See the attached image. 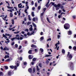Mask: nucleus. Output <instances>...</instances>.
<instances>
[{"label":"nucleus","instance_id":"nucleus-1","mask_svg":"<svg viewBox=\"0 0 76 76\" xmlns=\"http://www.w3.org/2000/svg\"><path fill=\"white\" fill-rule=\"evenodd\" d=\"M70 52H68V54L67 55V57H68L69 59L68 60L69 61H70V60H72V58L73 57V56H72V55L71 53L70 54Z\"/></svg>","mask_w":76,"mask_h":76},{"label":"nucleus","instance_id":"nucleus-2","mask_svg":"<svg viewBox=\"0 0 76 76\" xmlns=\"http://www.w3.org/2000/svg\"><path fill=\"white\" fill-rule=\"evenodd\" d=\"M73 64V63L72 61H70L69 63V67H70L71 70H73V66L74 65Z\"/></svg>","mask_w":76,"mask_h":76},{"label":"nucleus","instance_id":"nucleus-3","mask_svg":"<svg viewBox=\"0 0 76 76\" xmlns=\"http://www.w3.org/2000/svg\"><path fill=\"white\" fill-rule=\"evenodd\" d=\"M59 4V6H57L56 7H56V10H58L59 9V8L58 7H60L61 8V9H63L64 8V7L63 5H61V4ZM61 6V7H60Z\"/></svg>","mask_w":76,"mask_h":76},{"label":"nucleus","instance_id":"nucleus-4","mask_svg":"<svg viewBox=\"0 0 76 76\" xmlns=\"http://www.w3.org/2000/svg\"><path fill=\"white\" fill-rule=\"evenodd\" d=\"M64 28L65 29H68L70 28V25L68 23L65 24L64 25Z\"/></svg>","mask_w":76,"mask_h":76},{"label":"nucleus","instance_id":"nucleus-5","mask_svg":"<svg viewBox=\"0 0 76 76\" xmlns=\"http://www.w3.org/2000/svg\"><path fill=\"white\" fill-rule=\"evenodd\" d=\"M17 39L18 40H19V39H20V38H19V37H14L13 38H11V40L12 41H14V39Z\"/></svg>","mask_w":76,"mask_h":76},{"label":"nucleus","instance_id":"nucleus-6","mask_svg":"<svg viewBox=\"0 0 76 76\" xmlns=\"http://www.w3.org/2000/svg\"><path fill=\"white\" fill-rule=\"evenodd\" d=\"M50 3H51L52 6H54V7H57V6H59V4H57H57H54V3L53 2H51Z\"/></svg>","mask_w":76,"mask_h":76},{"label":"nucleus","instance_id":"nucleus-7","mask_svg":"<svg viewBox=\"0 0 76 76\" xmlns=\"http://www.w3.org/2000/svg\"><path fill=\"white\" fill-rule=\"evenodd\" d=\"M33 56L31 55H29L28 56V58L29 60H31L32 58H33Z\"/></svg>","mask_w":76,"mask_h":76},{"label":"nucleus","instance_id":"nucleus-8","mask_svg":"<svg viewBox=\"0 0 76 76\" xmlns=\"http://www.w3.org/2000/svg\"><path fill=\"white\" fill-rule=\"evenodd\" d=\"M8 75L9 76H11L12 75V72H11V71H10L8 72Z\"/></svg>","mask_w":76,"mask_h":76},{"label":"nucleus","instance_id":"nucleus-9","mask_svg":"<svg viewBox=\"0 0 76 76\" xmlns=\"http://www.w3.org/2000/svg\"><path fill=\"white\" fill-rule=\"evenodd\" d=\"M31 48H37V46L35 45H31Z\"/></svg>","mask_w":76,"mask_h":76},{"label":"nucleus","instance_id":"nucleus-10","mask_svg":"<svg viewBox=\"0 0 76 76\" xmlns=\"http://www.w3.org/2000/svg\"><path fill=\"white\" fill-rule=\"evenodd\" d=\"M68 35H72V31H68Z\"/></svg>","mask_w":76,"mask_h":76},{"label":"nucleus","instance_id":"nucleus-11","mask_svg":"<svg viewBox=\"0 0 76 76\" xmlns=\"http://www.w3.org/2000/svg\"><path fill=\"white\" fill-rule=\"evenodd\" d=\"M28 71L30 73H32V69L31 68H29L28 69Z\"/></svg>","mask_w":76,"mask_h":76},{"label":"nucleus","instance_id":"nucleus-12","mask_svg":"<svg viewBox=\"0 0 76 76\" xmlns=\"http://www.w3.org/2000/svg\"><path fill=\"white\" fill-rule=\"evenodd\" d=\"M21 4H21V3H20V4H18V6L19 8H22V5H21ZM20 5H21L20 6Z\"/></svg>","mask_w":76,"mask_h":76},{"label":"nucleus","instance_id":"nucleus-13","mask_svg":"<svg viewBox=\"0 0 76 76\" xmlns=\"http://www.w3.org/2000/svg\"><path fill=\"white\" fill-rule=\"evenodd\" d=\"M9 48H4V49H3V50H4V51H5V50H7V51H9Z\"/></svg>","mask_w":76,"mask_h":76},{"label":"nucleus","instance_id":"nucleus-14","mask_svg":"<svg viewBox=\"0 0 76 76\" xmlns=\"http://www.w3.org/2000/svg\"><path fill=\"white\" fill-rule=\"evenodd\" d=\"M32 50H29V51L28 52V54H32Z\"/></svg>","mask_w":76,"mask_h":76},{"label":"nucleus","instance_id":"nucleus-15","mask_svg":"<svg viewBox=\"0 0 76 76\" xmlns=\"http://www.w3.org/2000/svg\"><path fill=\"white\" fill-rule=\"evenodd\" d=\"M52 56V55H46L45 56V57H51Z\"/></svg>","mask_w":76,"mask_h":76},{"label":"nucleus","instance_id":"nucleus-16","mask_svg":"<svg viewBox=\"0 0 76 76\" xmlns=\"http://www.w3.org/2000/svg\"><path fill=\"white\" fill-rule=\"evenodd\" d=\"M73 50L74 51H76V46H75L73 47Z\"/></svg>","mask_w":76,"mask_h":76},{"label":"nucleus","instance_id":"nucleus-17","mask_svg":"<svg viewBox=\"0 0 76 76\" xmlns=\"http://www.w3.org/2000/svg\"><path fill=\"white\" fill-rule=\"evenodd\" d=\"M32 26H31V27H30L29 28V30L30 31H32V30H33V28H32Z\"/></svg>","mask_w":76,"mask_h":76},{"label":"nucleus","instance_id":"nucleus-18","mask_svg":"<svg viewBox=\"0 0 76 76\" xmlns=\"http://www.w3.org/2000/svg\"><path fill=\"white\" fill-rule=\"evenodd\" d=\"M18 59L22 61V57H20V58H18Z\"/></svg>","mask_w":76,"mask_h":76},{"label":"nucleus","instance_id":"nucleus-19","mask_svg":"<svg viewBox=\"0 0 76 76\" xmlns=\"http://www.w3.org/2000/svg\"><path fill=\"white\" fill-rule=\"evenodd\" d=\"M50 2V0H48V1L47 3L46 4V6H48V4H49V3Z\"/></svg>","mask_w":76,"mask_h":76},{"label":"nucleus","instance_id":"nucleus-20","mask_svg":"<svg viewBox=\"0 0 76 76\" xmlns=\"http://www.w3.org/2000/svg\"><path fill=\"white\" fill-rule=\"evenodd\" d=\"M38 66H39L41 68V67H42V64H41V63H39L38 65Z\"/></svg>","mask_w":76,"mask_h":76},{"label":"nucleus","instance_id":"nucleus-21","mask_svg":"<svg viewBox=\"0 0 76 76\" xmlns=\"http://www.w3.org/2000/svg\"><path fill=\"white\" fill-rule=\"evenodd\" d=\"M47 20L48 22H49V23H51V22H50V20H49V19H48V18L47 17Z\"/></svg>","mask_w":76,"mask_h":76},{"label":"nucleus","instance_id":"nucleus-22","mask_svg":"<svg viewBox=\"0 0 76 76\" xmlns=\"http://www.w3.org/2000/svg\"><path fill=\"white\" fill-rule=\"evenodd\" d=\"M31 15L32 17H34L35 15H34V12H32L31 13Z\"/></svg>","mask_w":76,"mask_h":76},{"label":"nucleus","instance_id":"nucleus-23","mask_svg":"<svg viewBox=\"0 0 76 76\" xmlns=\"http://www.w3.org/2000/svg\"><path fill=\"white\" fill-rule=\"evenodd\" d=\"M36 60H37V59H36L35 58H34L32 59L33 61H36Z\"/></svg>","mask_w":76,"mask_h":76},{"label":"nucleus","instance_id":"nucleus-24","mask_svg":"<svg viewBox=\"0 0 76 76\" xmlns=\"http://www.w3.org/2000/svg\"><path fill=\"white\" fill-rule=\"evenodd\" d=\"M62 53L63 54H64L65 53V50L64 49H62Z\"/></svg>","mask_w":76,"mask_h":76},{"label":"nucleus","instance_id":"nucleus-25","mask_svg":"<svg viewBox=\"0 0 76 76\" xmlns=\"http://www.w3.org/2000/svg\"><path fill=\"white\" fill-rule=\"evenodd\" d=\"M24 12L25 13H26L27 15H28V12H27V9H26L25 10Z\"/></svg>","mask_w":76,"mask_h":76},{"label":"nucleus","instance_id":"nucleus-26","mask_svg":"<svg viewBox=\"0 0 76 76\" xmlns=\"http://www.w3.org/2000/svg\"><path fill=\"white\" fill-rule=\"evenodd\" d=\"M4 67L5 70H7V69H8V66H5Z\"/></svg>","mask_w":76,"mask_h":76},{"label":"nucleus","instance_id":"nucleus-27","mask_svg":"<svg viewBox=\"0 0 76 76\" xmlns=\"http://www.w3.org/2000/svg\"><path fill=\"white\" fill-rule=\"evenodd\" d=\"M43 16H40V18H41V19L42 20V21H43Z\"/></svg>","mask_w":76,"mask_h":76},{"label":"nucleus","instance_id":"nucleus-28","mask_svg":"<svg viewBox=\"0 0 76 76\" xmlns=\"http://www.w3.org/2000/svg\"><path fill=\"white\" fill-rule=\"evenodd\" d=\"M12 23L13 25L14 23H15V21H14V20L12 19Z\"/></svg>","mask_w":76,"mask_h":76},{"label":"nucleus","instance_id":"nucleus-29","mask_svg":"<svg viewBox=\"0 0 76 76\" xmlns=\"http://www.w3.org/2000/svg\"><path fill=\"white\" fill-rule=\"evenodd\" d=\"M10 68H11V69H14V66H10Z\"/></svg>","mask_w":76,"mask_h":76},{"label":"nucleus","instance_id":"nucleus-30","mask_svg":"<svg viewBox=\"0 0 76 76\" xmlns=\"http://www.w3.org/2000/svg\"><path fill=\"white\" fill-rule=\"evenodd\" d=\"M40 51H41V53H42V52H44V50H43V49L41 48L40 49Z\"/></svg>","mask_w":76,"mask_h":76},{"label":"nucleus","instance_id":"nucleus-31","mask_svg":"<svg viewBox=\"0 0 76 76\" xmlns=\"http://www.w3.org/2000/svg\"><path fill=\"white\" fill-rule=\"evenodd\" d=\"M32 25L33 26H34V27H36V26H36V25H35V24L34 23H32Z\"/></svg>","mask_w":76,"mask_h":76},{"label":"nucleus","instance_id":"nucleus-32","mask_svg":"<svg viewBox=\"0 0 76 76\" xmlns=\"http://www.w3.org/2000/svg\"><path fill=\"white\" fill-rule=\"evenodd\" d=\"M10 17H13V14L12 13H11L10 14Z\"/></svg>","mask_w":76,"mask_h":76},{"label":"nucleus","instance_id":"nucleus-33","mask_svg":"<svg viewBox=\"0 0 76 76\" xmlns=\"http://www.w3.org/2000/svg\"><path fill=\"white\" fill-rule=\"evenodd\" d=\"M37 71H39V68H38V66H37Z\"/></svg>","mask_w":76,"mask_h":76},{"label":"nucleus","instance_id":"nucleus-34","mask_svg":"<svg viewBox=\"0 0 76 76\" xmlns=\"http://www.w3.org/2000/svg\"><path fill=\"white\" fill-rule=\"evenodd\" d=\"M28 17L29 20H31V18L30 17V16L29 15H28Z\"/></svg>","mask_w":76,"mask_h":76},{"label":"nucleus","instance_id":"nucleus-35","mask_svg":"<svg viewBox=\"0 0 76 76\" xmlns=\"http://www.w3.org/2000/svg\"><path fill=\"white\" fill-rule=\"evenodd\" d=\"M44 12H42V13L41 14V16H43V15H44Z\"/></svg>","mask_w":76,"mask_h":76},{"label":"nucleus","instance_id":"nucleus-36","mask_svg":"<svg viewBox=\"0 0 76 76\" xmlns=\"http://www.w3.org/2000/svg\"><path fill=\"white\" fill-rule=\"evenodd\" d=\"M51 38H50L47 39V41H51Z\"/></svg>","mask_w":76,"mask_h":76},{"label":"nucleus","instance_id":"nucleus-37","mask_svg":"<svg viewBox=\"0 0 76 76\" xmlns=\"http://www.w3.org/2000/svg\"><path fill=\"white\" fill-rule=\"evenodd\" d=\"M40 9H41V6H38V10H39Z\"/></svg>","mask_w":76,"mask_h":76},{"label":"nucleus","instance_id":"nucleus-38","mask_svg":"<svg viewBox=\"0 0 76 76\" xmlns=\"http://www.w3.org/2000/svg\"><path fill=\"white\" fill-rule=\"evenodd\" d=\"M31 23V22H28L27 23V25H30Z\"/></svg>","mask_w":76,"mask_h":76},{"label":"nucleus","instance_id":"nucleus-39","mask_svg":"<svg viewBox=\"0 0 76 76\" xmlns=\"http://www.w3.org/2000/svg\"><path fill=\"white\" fill-rule=\"evenodd\" d=\"M15 47H16V48H18V44H15Z\"/></svg>","mask_w":76,"mask_h":76},{"label":"nucleus","instance_id":"nucleus-40","mask_svg":"<svg viewBox=\"0 0 76 76\" xmlns=\"http://www.w3.org/2000/svg\"><path fill=\"white\" fill-rule=\"evenodd\" d=\"M24 20L25 22H26V17H25L24 19Z\"/></svg>","mask_w":76,"mask_h":76},{"label":"nucleus","instance_id":"nucleus-41","mask_svg":"<svg viewBox=\"0 0 76 76\" xmlns=\"http://www.w3.org/2000/svg\"><path fill=\"white\" fill-rule=\"evenodd\" d=\"M7 7L8 9H13V7H11L9 6H7Z\"/></svg>","mask_w":76,"mask_h":76},{"label":"nucleus","instance_id":"nucleus-42","mask_svg":"<svg viewBox=\"0 0 76 76\" xmlns=\"http://www.w3.org/2000/svg\"><path fill=\"white\" fill-rule=\"evenodd\" d=\"M40 39L41 40H43V39H44V37H41L40 38Z\"/></svg>","mask_w":76,"mask_h":76},{"label":"nucleus","instance_id":"nucleus-43","mask_svg":"<svg viewBox=\"0 0 76 76\" xmlns=\"http://www.w3.org/2000/svg\"><path fill=\"white\" fill-rule=\"evenodd\" d=\"M73 19H76V16L75 15H74L73 16H72Z\"/></svg>","mask_w":76,"mask_h":76},{"label":"nucleus","instance_id":"nucleus-44","mask_svg":"<svg viewBox=\"0 0 76 76\" xmlns=\"http://www.w3.org/2000/svg\"><path fill=\"white\" fill-rule=\"evenodd\" d=\"M46 64H48V63H49V61H46Z\"/></svg>","mask_w":76,"mask_h":76},{"label":"nucleus","instance_id":"nucleus-45","mask_svg":"<svg viewBox=\"0 0 76 76\" xmlns=\"http://www.w3.org/2000/svg\"><path fill=\"white\" fill-rule=\"evenodd\" d=\"M46 10V8H43V10L44 12H45V10Z\"/></svg>","mask_w":76,"mask_h":76},{"label":"nucleus","instance_id":"nucleus-46","mask_svg":"<svg viewBox=\"0 0 76 76\" xmlns=\"http://www.w3.org/2000/svg\"><path fill=\"white\" fill-rule=\"evenodd\" d=\"M33 69V73H35V68H34Z\"/></svg>","mask_w":76,"mask_h":76},{"label":"nucleus","instance_id":"nucleus-47","mask_svg":"<svg viewBox=\"0 0 76 76\" xmlns=\"http://www.w3.org/2000/svg\"><path fill=\"white\" fill-rule=\"evenodd\" d=\"M6 61H10V59H8L6 60Z\"/></svg>","mask_w":76,"mask_h":76},{"label":"nucleus","instance_id":"nucleus-48","mask_svg":"<svg viewBox=\"0 0 76 76\" xmlns=\"http://www.w3.org/2000/svg\"><path fill=\"white\" fill-rule=\"evenodd\" d=\"M3 73L2 72H0V75H3Z\"/></svg>","mask_w":76,"mask_h":76},{"label":"nucleus","instance_id":"nucleus-49","mask_svg":"<svg viewBox=\"0 0 76 76\" xmlns=\"http://www.w3.org/2000/svg\"><path fill=\"white\" fill-rule=\"evenodd\" d=\"M24 64V66H25V65H26L27 63H26V62H24L23 63Z\"/></svg>","mask_w":76,"mask_h":76},{"label":"nucleus","instance_id":"nucleus-50","mask_svg":"<svg viewBox=\"0 0 76 76\" xmlns=\"http://www.w3.org/2000/svg\"><path fill=\"white\" fill-rule=\"evenodd\" d=\"M21 48H22V46H20L18 48V50H20V49H21Z\"/></svg>","mask_w":76,"mask_h":76},{"label":"nucleus","instance_id":"nucleus-51","mask_svg":"<svg viewBox=\"0 0 76 76\" xmlns=\"http://www.w3.org/2000/svg\"><path fill=\"white\" fill-rule=\"evenodd\" d=\"M15 44V42H12V44H11V45H14Z\"/></svg>","mask_w":76,"mask_h":76},{"label":"nucleus","instance_id":"nucleus-52","mask_svg":"<svg viewBox=\"0 0 76 76\" xmlns=\"http://www.w3.org/2000/svg\"><path fill=\"white\" fill-rule=\"evenodd\" d=\"M14 69L16 70L17 69V66H14Z\"/></svg>","mask_w":76,"mask_h":76},{"label":"nucleus","instance_id":"nucleus-53","mask_svg":"<svg viewBox=\"0 0 76 76\" xmlns=\"http://www.w3.org/2000/svg\"><path fill=\"white\" fill-rule=\"evenodd\" d=\"M18 33H19V31H17L14 32V34H18Z\"/></svg>","mask_w":76,"mask_h":76},{"label":"nucleus","instance_id":"nucleus-54","mask_svg":"<svg viewBox=\"0 0 76 76\" xmlns=\"http://www.w3.org/2000/svg\"><path fill=\"white\" fill-rule=\"evenodd\" d=\"M69 49H71V48H72V46H69Z\"/></svg>","mask_w":76,"mask_h":76},{"label":"nucleus","instance_id":"nucleus-55","mask_svg":"<svg viewBox=\"0 0 76 76\" xmlns=\"http://www.w3.org/2000/svg\"><path fill=\"white\" fill-rule=\"evenodd\" d=\"M5 54H7V55H9V53H7V52L6 51L5 52Z\"/></svg>","mask_w":76,"mask_h":76},{"label":"nucleus","instance_id":"nucleus-56","mask_svg":"<svg viewBox=\"0 0 76 76\" xmlns=\"http://www.w3.org/2000/svg\"><path fill=\"white\" fill-rule=\"evenodd\" d=\"M33 21H35V18H34L33 19Z\"/></svg>","mask_w":76,"mask_h":76},{"label":"nucleus","instance_id":"nucleus-57","mask_svg":"<svg viewBox=\"0 0 76 76\" xmlns=\"http://www.w3.org/2000/svg\"><path fill=\"white\" fill-rule=\"evenodd\" d=\"M32 42H33V43H34V42H35V40H34V39H32Z\"/></svg>","mask_w":76,"mask_h":76},{"label":"nucleus","instance_id":"nucleus-58","mask_svg":"<svg viewBox=\"0 0 76 76\" xmlns=\"http://www.w3.org/2000/svg\"><path fill=\"white\" fill-rule=\"evenodd\" d=\"M0 48L1 50H3V47H2V46Z\"/></svg>","mask_w":76,"mask_h":76},{"label":"nucleus","instance_id":"nucleus-59","mask_svg":"<svg viewBox=\"0 0 76 76\" xmlns=\"http://www.w3.org/2000/svg\"><path fill=\"white\" fill-rule=\"evenodd\" d=\"M31 4L32 5H34V1H32Z\"/></svg>","mask_w":76,"mask_h":76},{"label":"nucleus","instance_id":"nucleus-60","mask_svg":"<svg viewBox=\"0 0 76 76\" xmlns=\"http://www.w3.org/2000/svg\"><path fill=\"white\" fill-rule=\"evenodd\" d=\"M60 38V35H58V38Z\"/></svg>","mask_w":76,"mask_h":76},{"label":"nucleus","instance_id":"nucleus-61","mask_svg":"<svg viewBox=\"0 0 76 76\" xmlns=\"http://www.w3.org/2000/svg\"><path fill=\"white\" fill-rule=\"evenodd\" d=\"M35 7H37V3H35Z\"/></svg>","mask_w":76,"mask_h":76},{"label":"nucleus","instance_id":"nucleus-62","mask_svg":"<svg viewBox=\"0 0 76 76\" xmlns=\"http://www.w3.org/2000/svg\"><path fill=\"white\" fill-rule=\"evenodd\" d=\"M55 46H56V48H57V47H58L57 44H55Z\"/></svg>","mask_w":76,"mask_h":76},{"label":"nucleus","instance_id":"nucleus-63","mask_svg":"<svg viewBox=\"0 0 76 76\" xmlns=\"http://www.w3.org/2000/svg\"><path fill=\"white\" fill-rule=\"evenodd\" d=\"M61 18V16L60 15H59L58 16V18L59 19H60V18Z\"/></svg>","mask_w":76,"mask_h":76},{"label":"nucleus","instance_id":"nucleus-64","mask_svg":"<svg viewBox=\"0 0 76 76\" xmlns=\"http://www.w3.org/2000/svg\"><path fill=\"white\" fill-rule=\"evenodd\" d=\"M31 64L32 65H34V62H32Z\"/></svg>","mask_w":76,"mask_h":76}]
</instances>
